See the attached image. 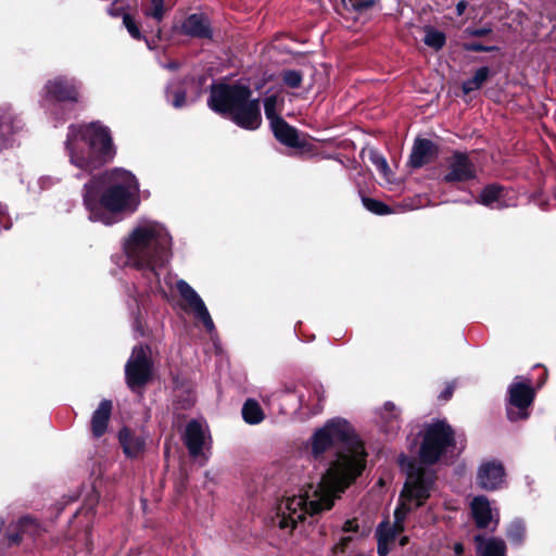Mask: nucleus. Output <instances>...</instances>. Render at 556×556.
<instances>
[{
	"label": "nucleus",
	"instance_id": "1",
	"mask_svg": "<svg viewBox=\"0 0 556 556\" xmlns=\"http://www.w3.org/2000/svg\"><path fill=\"white\" fill-rule=\"evenodd\" d=\"M330 448L336 450V458L326 472L277 504L271 518L275 527L291 533L307 515L330 509L339 494L361 475L366 452L345 419H330L313 433L311 454L314 459H319Z\"/></svg>",
	"mask_w": 556,
	"mask_h": 556
},
{
	"label": "nucleus",
	"instance_id": "2",
	"mask_svg": "<svg viewBox=\"0 0 556 556\" xmlns=\"http://www.w3.org/2000/svg\"><path fill=\"white\" fill-rule=\"evenodd\" d=\"M83 199L91 222L111 226L138 210L139 182L131 172L116 167L86 182Z\"/></svg>",
	"mask_w": 556,
	"mask_h": 556
},
{
	"label": "nucleus",
	"instance_id": "3",
	"mask_svg": "<svg viewBox=\"0 0 556 556\" xmlns=\"http://www.w3.org/2000/svg\"><path fill=\"white\" fill-rule=\"evenodd\" d=\"M173 238L167 227L155 219L138 218L122 239L126 265L153 278L154 288L161 287V271L172 256Z\"/></svg>",
	"mask_w": 556,
	"mask_h": 556
},
{
	"label": "nucleus",
	"instance_id": "4",
	"mask_svg": "<svg viewBox=\"0 0 556 556\" xmlns=\"http://www.w3.org/2000/svg\"><path fill=\"white\" fill-rule=\"evenodd\" d=\"M64 147L70 163L87 174L112 162L116 154L111 130L100 122L70 125Z\"/></svg>",
	"mask_w": 556,
	"mask_h": 556
},
{
	"label": "nucleus",
	"instance_id": "5",
	"mask_svg": "<svg viewBox=\"0 0 556 556\" xmlns=\"http://www.w3.org/2000/svg\"><path fill=\"white\" fill-rule=\"evenodd\" d=\"M399 465L406 472V481L394 511V523L381 522L376 530L377 539L384 538L389 543H393L396 534L403 531L406 515L421 506L434 491L435 475L432 470L417 466L405 455H400Z\"/></svg>",
	"mask_w": 556,
	"mask_h": 556
},
{
	"label": "nucleus",
	"instance_id": "6",
	"mask_svg": "<svg viewBox=\"0 0 556 556\" xmlns=\"http://www.w3.org/2000/svg\"><path fill=\"white\" fill-rule=\"evenodd\" d=\"M251 89L241 84L213 86L207 104L211 110L229 114L239 127L255 130L262 123L260 100L252 99Z\"/></svg>",
	"mask_w": 556,
	"mask_h": 556
},
{
	"label": "nucleus",
	"instance_id": "7",
	"mask_svg": "<svg viewBox=\"0 0 556 556\" xmlns=\"http://www.w3.org/2000/svg\"><path fill=\"white\" fill-rule=\"evenodd\" d=\"M455 448V438L452 428L444 421H435L424 430L419 447V459L425 465H432L447 456Z\"/></svg>",
	"mask_w": 556,
	"mask_h": 556
},
{
	"label": "nucleus",
	"instance_id": "8",
	"mask_svg": "<svg viewBox=\"0 0 556 556\" xmlns=\"http://www.w3.org/2000/svg\"><path fill=\"white\" fill-rule=\"evenodd\" d=\"M508 393V419L511 421L527 419L529 417L528 408L535 396L531 380L526 377H516L509 386Z\"/></svg>",
	"mask_w": 556,
	"mask_h": 556
},
{
	"label": "nucleus",
	"instance_id": "9",
	"mask_svg": "<svg viewBox=\"0 0 556 556\" xmlns=\"http://www.w3.org/2000/svg\"><path fill=\"white\" fill-rule=\"evenodd\" d=\"M81 81L73 76L58 75L45 84L42 98L45 102L79 103L81 100Z\"/></svg>",
	"mask_w": 556,
	"mask_h": 556
},
{
	"label": "nucleus",
	"instance_id": "10",
	"mask_svg": "<svg viewBox=\"0 0 556 556\" xmlns=\"http://www.w3.org/2000/svg\"><path fill=\"white\" fill-rule=\"evenodd\" d=\"M152 375V362L149 357V348L137 345L125 366L126 383L131 390L144 386Z\"/></svg>",
	"mask_w": 556,
	"mask_h": 556
},
{
	"label": "nucleus",
	"instance_id": "11",
	"mask_svg": "<svg viewBox=\"0 0 556 556\" xmlns=\"http://www.w3.org/2000/svg\"><path fill=\"white\" fill-rule=\"evenodd\" d=\"M184 442L191 457L198 460L200 465H204L207 462L212 441L205 422L195 419L188 422L184 434Z\"/></svg>",
	"mask_w": 556,
	"mask_h": 556
},
{
	"label": "nucleus",
	"instance_id": "12",
	"mask_svg": "<svg viewBox=\"0 0 556 556\" xmlns=\"http://www.w3.org/2000/svg\"><path fill=\"white\" fill-rule=\"evenodd\" d=\"M176 289L194 317L202 321L207 332L213 333L215 330V325L205 303L198 294V292L184 279L177 280Z\"/></svg>",
	"mask_w": 556,
	"mask_h": 556
},
{
	"label": "nucleus",
	"instance_id": "13",
	"mask_svg": "<svg viewBox=\"0 0 556 556\" xmlns=\"http://www.w3.org/2000/svg\"><path fill=\"white\" fill-rule=\"evenodd\" d=\"M477 177V166L467 153L455 152L447 161L445 182H466Z\"/></svg>",
	"mask_w": 556,
	"mask_h": 556
},
{
	"label": "nucleus",
	"instance_id": "14",
	"mask_svg": "<svg viewBox=\"0 0 556 556\" xmlns=\"http://www.w3.org/2000/svg\"><path fill=\"white\" fill-rule=\"evenodd\" d=\"M24 124L22 119L13 112L9 105L0 106V148L7 149L13 147L18 135L22 132Z\"/></svg>",
	"mask_w": 556,
	"mask_h": 556
},
{
	"label": "nucleus",
	"instance_id": "15",
	"mask_svg": "<svg viewBox=\"0 0 556 556\" xmlns=\"http://www.w3.org/2000/svg\"><path fill=\"white\" fill-rule=\"evenodd\" d=\"M505 470L502 463L496 460L485 462L480 465L477 481L484 490H496L504 483Z\"/></svg>",
	"mask_w": 556,
	"mask_h": 556
},
{
	"label": "nucleus",
	"instance_id": "16",
	"mask_svg": "<svg viewBox=\"0 0 556 556\" xmlns=\"http://www.w3.org/2000/svg\"><path fill=\"white\" fill-rule=\"evenodd\" d=\"M508 191L497 185L486 186L480 193L478 203L491 207L501 210L515 205V202L508 197Z\"/></svg>",
	"mask_w": 556,
	"mask_h": 556
},
{
	"label": "nucleus",
	"instance_id": "17",
	"mask_svg": "<svg viewBox=\"0 0 556 556\" xmlns=\"http://www.w3.org/2000/svg\"><path fill=\"white\" fill-rule=\"evenodd\" d=\"M470 507L477 527L488 528L491 523L497 525V510L491 507L485 496H476L471 501Z\"/></svg>",
	"mask_w": 556,
	"mask_h": 556
},
{
	"label": "nucleus",
	"instance_id": "18",
	"mask_svg": "<svg viewBox=\"0 0 556 556\" xmlns=\"http://www.w3.org/2000/svg\"><path fill=\"white\" fill-rule=\"evenodd\" d=\"M182 34L197 37V38H210L212 36V29L207 18L203 14H191L184 20L180 26Z\"/></svg>",
	"mask_w": 556,
	"mask_h": 556
},
{
	"label": "nucleus",
	"instance_id": "19",
	"mask_svg": "<svg viewBox=\"0 0 556 556\" xmlns=\"http://www.w3.org/2000/svg\"><path fill=\"white\" fill-rule=\"evenodd\" d=\"M119 442L123 446V451L128 457H138L144 450L146 435L138 434L124 428L119 431Z\"/></svg>",
	"mask_w": 556,
	"mask_h": 556
},
{
	"label": "nucleus",
	"instance_id": "20",
	"mask_svg": "<svg viewBox=\"0 0 556 556\" xmlns=\"http://www.w3.org/2000/svg\"><path fill=\"white\" fill-rule=\"evenodd\" d=\"M111 412L112 402L110 400H103L93 412L91 418V431L93 437L100 438L105 433Z\"/></svg>",
	"mask_w": 556,
	"mask_h": 556
},
{
	"label": "nucleus",
	"instance_id": "21",
	"mask_svg": "<svg viewBox=\"0 0 556 556\" xmlns=\"http://www.w3.org/2000/svg\"><path fill=\"white\" fill-rule=\"evenodd\" d=\"M270 127L276 139L281 143L291 148H298L302 146L299 140L296 129L287 124L282 118L276 119L273 124H270Z\"/></svg>",
	"mask_w": 556,
	"mask_h": 556
},
{
	"label": "nucleus",
	"instance_id": "22",
	"mask_svg": "<svg viewBox=\"0 0 556 556\" xmlns=\"http://www.w3.org/2000/svg\"><path fill=\"white\" fill-rule=\"evenodd\" d=\"M475 541L479 556H506V545L501 539L476 535Z\"/></svg>",
	"mask_w": 556,
	"mask_h": 556
},
{
	"label": "nucleus",
	"instance_id": "23",
	"mask_svg": "<svg viewBox=\"0 0 556 556\" xmlns=\"http://www.w3.org/2000/svg\"><path fill=\"white\" fill-rule=\"evenodd\" d=\"M433 143L428 139H417L414 143L409 163L413 167H420L428 163L433 155Z\"/></svg>",
	"mask_w": 556,
	"mask_h": 556
},
{
	"label": "nucleus",
	"instance_id": "24",
	"mask_svg": "<svg viewBox=\"0 0 556 556\" xmlns=\"http://www.w3.org/2000/svg\"><path fill=\"white\" fill-rule=\"evenodd\" d=\"M400 413L392 403H386L380 410L381 427L387 433H394L400 428Z\"/></svg>",
	"mask_w": 556,
	"mask_h": 556
},
{
	"label": "nucleus",
	"instance_id": "25",
	"mask_svg": "<svg viewBox=\"0 0 556 556\" xmlns=\"http://www.w3.org/2000/svg\"><path fill=\"white\" fill-rule=\"evenodd\" d=\"M242 418L249 425H257L265 418V414L257 401L249 399L242 406Z\"/></svg>",
	"mask_w": 556,
	"mask_h": 556
},
{
	"label": "nucleus",
	"instance_id": "26",
	"mask_svg": "<svg viewBox=\"0 0 556 556\" xmlns=\"http://www.w3.org/2000/svg\"><path fill=\"white\" fill-rule=\"evenodd\" d=\"M122 11L123 10L119 8H116L115 4H112L108 9V13L112 16L123 15V24L126 27V29L128 30L129 35L134 39H138V40L141 39V33H140L139 27L137 26L135 20L129 14L123 13Z\"/></svg>",
	"mask_w": 556,
	"mask_h": 556
},
{
	"label": "nucleus",
	"instance_id": "27",
	"mask_svg": "<svg viewBox=\"0 0 556 556\" xmlns=\"http://www.w3.org/2000/svg\"><path fill=\"white\" fill-rule=\"evenodd\" d=\"M490 74V70L486 66H482L476 71L470 79L463 83V90L465 93L478 90L485 83Z\"/></svg>",
	"mask_w": 556,
	"mask_h": 556
},
{
	"label": "nucleus",
	"instance_id": "28",
	"mask_svg": "<svg viewBox=\"0 0 556 556\" xmlns=\"http://www.w3.org/2000/svg\"><path fill=\"white\" fill-rule=\"evenodd\" d=\"M425 33L424 42L426 46L439 50L445 45V35L442 31L428 27Z\"/></svg>",
	"mask_w": 556,
	"mask_h": 556
},
{
	"label": "nucleus",
	"instance_id": "29",
	"mask_svg": "<svg viewBox=\"0 0 556 556\" xmlns=\"http://www.w3.org/2000/svg\"><path fill=\"white\" fill-rule=\"evenodd\" d=\"M166 97L176 109H180L186 104L185 90H180V88L176 87L174 84L167 87Z\"/></svg>",
	"mask_w": 556,
	"mask_h": 556
},
{
	"label": "nucleus",
	"instance_id": "30",
	"mask_svg": "<svg viewBox=\"0 0 556 556\" xmlns=\"http://www.w3.org/2000/svg\"><path fill=\"white\" fill-rule=\"evenodd\" d=\"M164 0H150L149 7L144 10V15L160 23L164 17Z\"/></svg>",
	"mask_w": 556,
	"mask_h": 556
},
{
	"label": "nucleus",
	"instance_id": "31",
	"mask_svg": "<svg viewBox=\"0 0 556 556\" xmlns=\"http://www.w3.org/2000/svg\"><path fill=\"white\" fill-rule=\"evenodd\" d=\"M277 103L278 98L275 94L268 96L264 100L265 115L267 119H269L270 124H273L276 119L281 118L277 114Z\"/></svg>",
	"mask_w": 556,
	"mask_h": 556
},
{
	"label": "nucleus",
	"instance_id": "32",
	"mask_svg": "<svg viewBox=\"0 0 556 556\" xmlns=\"http://www.w3.org/2000/svg\"><path fill=\"white\" fill-rule=\"evenodd\" d=\"M362 202L364 206L371 213L378 214V215H384L390 213V210L386 204L382 202L371 199V198H363Z\"/></svg>",
	"mask_w": 556,
	"mask_h": 556
},
{
	"label": "nucleus",
	"instance_id": "33",
	"mask_svg": "<svg viewBox=\"0 0 556 556\" xmlns=\"http://www.w3.org/2000/svg\"><path fill=\"white\" fill-rule=\"evenodd\" d=\"M508 538L514 543H520L525 535V526L521 521H513L507 530Z\"/></svg>",
	"mask_w": 556,
	"mask_h": 556
},
{
	"label": "nucleus",
	"instance_id": "34",
	"mask_svg": "<svg viewBox=\"0 0 556 556\" xmlns=\"http://www.w3.org/2000/svg\"><path fill=\"white\" fill-rule=\"evenodd\" d=\"M370 161L376 166V168L382 174V176L384 178L389 177L390 168H389L387 160L382 155H380L376 152H371Z\"/></svg>",
	"mask_w": 556,
	"mask_h": 556
},
{
	"label": "nucleus",
	"instance_id": "35",
	"mask_svg": "<svg viewBox=\"0 0 556 556\" xmlns=\"http://www.w3.org/2000/svg\"><path fill=\"white\" fill-rule=\"evenodd\" d=\"M282 80L287 86L298 88L302 83V75L298 71H287L283 73Z\"/></svg>",
	"mask_w": 556,
	"mask_h": 556
},
{
	"label": "nucleus",
	"instance_id": "36",
	"mask_svg": "<svg viewBox=\"0 0 556 556\" xmlns=\"http://www.w3.org/2000/svg\"><path fill=\"white\" fill-rule=\"evenodd\" d=\"M346 7H351L355 11L368 9L375 4V0H342Z\"/></svg>",
	"mask_w": 556,
	"mask_h": 556
},
{
	"label": "nucleus",
	"instance_id": "37",
	"mask_svg": "<svg viewBox=\"0 0 556 556\" xmlns=\"http://www.w3.org/2000/svg\"><path fill=\"white\" fill-rule=\"evenodd\" d=\"M55 182L54 178L50 176H41L37 178L36 186H29V190L36 192L38 190H43L50 188Z\"/></svg>",
	"mask_w": 556,
	"mask_h": 556
},
{
	"label": "nucleus",
	"instance_id": "38",
	"mask_svg": "<svg viewBox=\"0 0 556 556\" xmlns=\"http://www.w3.org/2000/svg\"><path fill=\"white\" fill-rule=\"evenodd\" d=\"M353 540V536L344 533L334 545L333 549L336 553H343L349 545V543Z\"/></svg>",
	"mask_w": 556,
	"mask_h": 556
},
{
	"label": "nucleus",
	"instance_id": "39",
	"mask_svg": "<svg viewBox=\"0 0 556 556\" xmlns=\"http://www.w3.org/2000/svg\"><path fill=\"white\" fill-rule=\"evenodd\" d=\"M491 31H492L491 27L483 26V27H479V28H467L465 30V34H467L468 36H471V37H483V36L489 35Z\"/></svg>",
	"mask_w": 556,
	"mask_h": 556
},
{
	"label": "nucleus",
	"instance_id": "40",
	"mask_svg": "<svg viewBox=\"0 0 556 556\" xmlns=\"http://www.w3.org/2000/svg\"><path fill=\"white\" fill-rule=\"evenodd\" d=\"M465 50L467 51H484V52H491L496 50V47L494 46H483L481 43H465L464 46Z\"/></svg>",
	"mask_w": 556,
	"mask_h": 556
},
{
	"label": "nucleus",
	"instance_id": "41",
	"mask_svg": "<svg viewBox=\"0 0 556 556\" xmlns=\"http://www.w3.org/2000/svg\"><path fill=\"white\" fill-rule=\"evenodd\" d=\"M377 541H378V548H377L378 555L387 556L390 552V545L392 543L387 542L384 538L377 539Z\"/></svg>",
	"mask_w": 556,
	"mask_h": 556
},
{
	"label": "nucleus",
	"instance_id": "42",
	"mask_svg": "<svg viewBox=\"0 0 556 556\" xmlns=\"http://www.w3.org/2000/svg\"><path fill=\"white\" fill-rule=\"evenodd\" d=\"M358 531V523L355 519L346 520L342 527L343 533H356Z\"/></svg>",
	"mask_w": 556,
	"mask_h": 556
},
{
	"label": "nucleus",
	"instance_id": "43",
	"mask_svg": "<svg viewBox=\"0 0 556 556\" xmlns=\"http://www.w3.org/2000/svg\"><path fill=\"white\" fill-rule=\"evenodd\" d=\"M35 526V521L29 517H24L20 520V527L25 532L29 527Z\"/></svg>",
	"mask_w": 556,
	"mask_h": 556
},
{
	"label": "nucleus",
	"instance_id": "44",
	"mask_svg": "<svg viewBox=\"0 0 556 556\" xmlns=\"http://www.w3.org/2000/svg\"><path fill=\"white\" fill-rule=\"evenodd\" d=\"M8 224L5 223V210L4 207L0 204V230L2 228H8Z\"/></svg>",
	"mask_w": 556,
	"mask_h": 556
},
{
	"label": "nucleus",
	"instance_id": "45",
	"mask_svg": "<svg viewBox=\"0 0 556 556\" xmlns=\"http://www.w3.org/2000/svg\"><path fill=\"white\" fill-rule=\"evenodd\" d=\"M467 8V2L462 0L457 3L456 5V12H457V15H462L464 14L465 10Z\"/></svg>",
	"mask_w": 556,
	"mask_h": 556
},
{
	"label": "nucleus",
	"instance_id": "46",
	"mask_svg": "<svg viewBox=\"0 0 556 556\" xmlns=\"http://www.w3.org/2000/svg\"><path fill=\"white\" fill-rule=\"evenodd\" d=\"M8 539L11 544H17L21 541V534L9 533Z\"/></svg>",
	"mask_w": 556,
	"mask_h": 556
},
{
	"label": "nucleus",
	"instance_id": "47",
	"mask_svg": "<svg viewBox=\"0 0 556 556\" xmlns=\"http://www.w3.org/2000/svg\"><path fill=\"white\" fill-rule=\"evenodd\" d=\"M453 393V386H448L441 394L443 400H448Z\"/></svg>",
	"mask_w": 556,
	"mask_h": 556
},
{
	"label": "nucleus",
	"instance_id": "48",
	"mask_svg": "<svg viewBox=\"0 0 556 556\" xmlns=\"http://www.w3.org/2000/svg\"><path fill=\"white\" fill-rule=\"evenodd\" d=\"M454 552H455V554H456V555H462V554H463V552H464V546H463V544H460V543H456V544L454 545Z\"/></svg>",
	"mask_w": 556,
	"mask_h": 556
},
{
	"label": "nucleus",
	"instance_id": "49",
	"mask_svg": "<svg viewBox=\"0 0 556 556\" xmlns=\"http://www.w3.org/2000/svg\"><path fill=\"white\" fill-rule=\"evenodd\" d=\"M315 393L318 397V400H321V396H323V393H324V390H323V387L321 386H318L316 389H315Z\"/></svg>",
	"mask_w": 556,
	"mask_h": 556
},
{
	"label": "nucleus",
	"instance_id": "50",
	"mask_svg": "<svg viewBox=\"0 0 556 556\" xmlns=\"http://www.w3.org/2000/svg\"><path fill=\"white\" fill-rule=\"evenodd\" d=\"M405 542H406V538H403V539L401 540V544H402V545H404V544H405Z\"/></svg>",
	"mask_w": 556,
	"mask_h": 556
},
{
	"label": "nucleus",
	"instance_id": "51",
	"mask_svg": "<svg viewBox=\"0 0 556 556\" xmlns=\"http://www.w3.org/2000/svg\"><path fill=\"white\" fill-rule=\"evenodd\" d=\"M168 67H169V68H175V67H176V65H175V64H168Z\"/></svg>",
	"mask_w": 556,
	"mask_h": 556
}]
</instances>
